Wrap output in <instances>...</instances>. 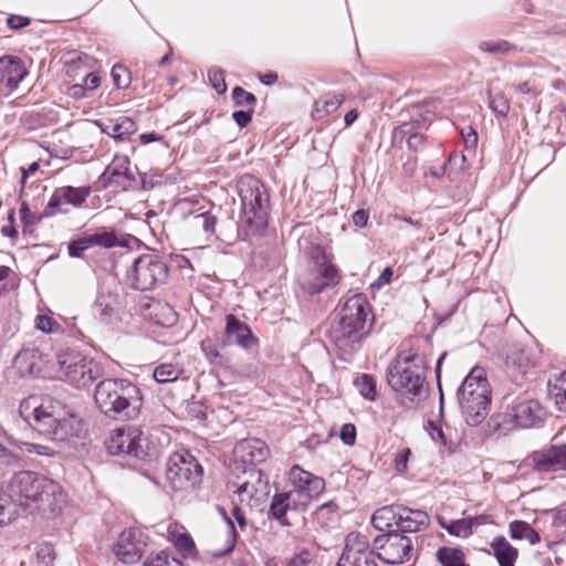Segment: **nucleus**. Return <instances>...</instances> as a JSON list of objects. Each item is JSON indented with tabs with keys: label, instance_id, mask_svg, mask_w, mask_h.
Listing matches in <instances>:
<instances>
[{
	"label": "nucleus",
	"instance_id": "nucleus-1",
	"mask_svg": "<svg viewBox=\"0 0 566 566\" xmlns=\"http://www.w3.org/2000/svg\"><path fill=\"white\" fill-rule=\"evenodd\" d=\"M20 417L46 439L61 443L80 437L81 417L69 406L52 397L29 396L19 405Z\"/></svg>",
	"mask_w": 566,
	"mask_h": 566
},
{
	"label": "nucleus",
	"instance_id": "nucleus-2",
	"mask_svg": "<svg viewBox=\"0 0 566 566\" xmlns=\"http://www.w3.org/2000/svg\"><path fill=\"white\" fill-rule=\"evenodd\" d=\"M373 324V310L365 294L356 293L342 304L327 332L340 360L352 361L369 336Z\"/></svg>",
	"mask_w": 566,
	"mask_h": 566
},
{
	"label": "nucleus",
	"instance_id": "nucleus-3",
	"mask_svg": "<svg viewBox=\"0 0 566 566\" xmlns=\"http://www.w3.org/2000/svg\"><path fill=\"white\" fill-rule=\"evenodd\" d=\"M4 490L17 504L19 512L55 516L66 502V496L55 481L32 471H20L7 483Z\"/></svg>",
	"mask_w": 566,
	"mask_h": 566
},
{
	"label": "nucleus",
	"instance_id": "nucleus-4",
	"mask_svg": "<svg viewBox=\"0 0 566 566\" xmlns=\"http://www.w3.org/2000/svg\"><path fill=\"white\" fill-rule=\"evenodd\" d=\"M94 400L105 416L120 420L136 417L143 405L139 388L123 378L99 381L95 387Z\"/></svg>",
	"mask_w": 566,
	"mask_h": 566
},
{
	"label": "nucleus",
	"instance_id": "nucleus-5",
	"mask_svg": "<svg viewBox=\"0 0 566 566\" xmlns=\"http://www.w3.org/2000/svg\"><path fill=\"white\" fill-rule=\"evenodd\" d=\"M457 397L467 424L479 426L488 416L491 391L483 367L475 366L463 379Z\"/></svg>",
	"mask_w": 566,
	"mask_h": 566
},
{
	"label": "nucleus",
	"instance_id": "nucleus-6",
	"mask_svg": "<svg viewBox=\"0 0 566 566\" xmlns=\"http://www.w3.org/2000/svg\"><path fill=\"white\" fill-rule=\"evenodd\" d=\"M237 188L242 203V222L256 234L268 226L270 196L262 181L249 174L239 178Z\"/></svg>",
	"mask_w": 566,
	"mask_h": 566
},
{
	"label": "nucleus",
	"instance_id": "nucleus-7",
	"mask_svg": "<svg viewBox=\"0 0 566 566\" xmlns=\"http://www.w3.org/2000/svg\"><path fill=\"white\" fill-rule=\"evenodd\" d=\"M270 450L266 443L256 438H247L233 448V457L235 462H240L243 467V474L247 479L238 485L235 493L248 500H251L261 489L262 472L256 465L264 462L269 457ZM243 501V499H241Z\"/></svg>",
	"mask_w": 566,
	"mask_h": 566
},
{
	"label": "nucleus",
	"instance_id": "nucleus-8",
	"mask_svg": "<svg viewBox=\"0 0 566 566\" xmlns=\"http://www.w3.org/2000/svg\"><path fill=\"white\" fill-rule=\"evenodd\" d=\"M168 275L167 261L158 254L147 253L134 260L128 279L133 289L150 291L165 284Z\"/></svg>",
	"mask_w": 566,
	"mask_h": 566
},
{
	"label": "nucleus",
	"instance_id": "nucleus-9",
	"mask_svg": "<svg viewBox=\"0 0 566 566\" xmlns=\"http://www.w3.org/2000/svg\"><path fill=\"white\" fill-rule=\"evenodd\" d=\"M57 364L66 381L77 388L91 386L103 374L99 363L76 350L60 354Z\"/></svg>",
	"mask_w": 566,
	"mask_h": 566
},
{
	"label": "nucleus",
	"instance_id": "nucleus-10",
	"mask_svg": "<svg viewBox=\"0 0 566 566\" xmlns=\"http://www.w3.org/2000/svg\"><path fill=\"white\" fill-rule=\"evenodd\" d=\"M377 559L388 565H400L410 560L413 554V543L410 537L400 534H379L371 544Z\"/></svg>",
	"mask_w": 566,
	"mask_h": 566
},
{
	"label": "nucleus",
	"instance_id": "nucleus-11",
	"mask_svg": "<svg viewBox=\"0 0 566 566\" xmlns=\"http://www.w3.org/2000/svg\"><path fill=\"white\" fill-rule=\"evenodd\" d=\"M146 438L136 427H122L112 431L106 441V449L112 455H128L145 460L148 452L145 448Z\"/></svg>",
	"mask_w": 566,
	"mask_h": 566
},
{
	"label": "nucleus",
	"instance_id": "nucleus-12",
	"mask_svg": "<svg viewBox=\"0 0 566 566\" xmlns=\"http://www.w3.org/2000/svg\"><path fill=\"white\" fill-rule=\"evenodd\" d=\"M388 386L398 395L406 396L410 403L420 399L423 394L426 376L411 367L389 364L386 370Z\"/></svg>",
	"mask_w": 566,
	"mask_h": 566
},
{
	"label": "nucleus",
	"instance_id": "nucleus-13",
	"mask_svg": "<svg viewBox=\"0 0 566 566\" xmlns=\"http://www.w3.org/2000/svg\"><path fill=\"white\" fill-rule=\"evenodd\" d=\"M203 469L190 453L174 454L167 467V478L175 489L195 488L201 482Z\"/></svg>",
	"mask_w": 566,
	"mask_h": 566
},
{
	"label": "nucleus",
	"instance_id": "nucleus-14",
	"mask_svg": "<svg viewBox=\"0 0 566 566\" xmlns=\"http://www.w3.org/2000/svg\"><path fill=\"white\" fill-rule=\"evenodd\" d=\"M545 418V411L536 400H525L516 403L511 412L497 415L491 420L495 422L494 429L502 431L501 426L513 421L520 428L539 427Z\"/></svg>",
	"mask_w": 566,
	"mask_h": 566
},
{
	"label": "nucleus",
	"instance_id": "nucleus-15",
	"mask_svg": "<svg viewBox=\"0 0 566 566\" xmlns=\"http://www.w3.org/2000/svg\"><path fill=\"white\" fill-rule=\"evenodd\" d=\"M375 551L365 535L349 533L336 566H378Z\"/></svg>",
	"mask_w": 566,
	"mask_h": 566
},
{
	"label": "nucleus",
	"instance_id": "nucleus-16",
	"mask_svg": "<svg viewBox=\"0 0 566 566\" xmlns=\"http://www.w3.org/2000/svg\"><path fill=\"white\" fill-rule=\"evenodd\" d=\"M146 545L144 532L132 527L120 533L113 551L122 563L134 564L142 558Z\"/></svg>",
	"mask_w": 566,
	"mask_h": 566
},
{
	"label": "nucleus",
	"instance_id": "nucleus-17",
	"mask_svg": "<svg viewBox=\"0 0 566 566\" xmlns=\"http://www.w3.org/2000/svg\"><path fill=\"white\" fill-rule=\"evenodd\" d=\"M91 193L90 187L63 186L56 188L46 205V216L67 213L65 206L78 208L86 201Z\"/></svg>",
	"mask_w": 566,
	"mask_h": 566
},
{
	"label": "nucleus",
	"instance_id": "nucleus-18",
	"mask_svg": "<svg viewBox=\"0 0 566 566\" xmlns=\"http://www.w3.org/2000/svg\"><path fill=\"white\" fill-rule=\"evenodd\" d=\"M134 181L135 178L130 171V161L127 156H115L98 178V184L102 188L116 185L124 190L133 187Z\"/></svg>",
	"mask_w": 566,
	"mask_h": 566
},
{
	"label": "nucleus",
	"instance_id": "nucleus-19",
	"mask_svg": "<svg viewBox=\"0 0 566 566\" xmlns=\"http://www.w3.org/2000/svg\"><path fill=\"white\" fill-rule=\"evenodd\" d=\"M224 345H238L249 350L258 345V338L253 336L249 326L242 323L235 315L226 316Z\"/></svg>",
	"mask_w": 566,
	"mask_h": 566
},
{
	"label": "nucleus",
	"instance_id": "nucleus-20",
	"mask_svg": "<svg viewBox=\"0 0 566 566\" xmlns=\"http://www.w3.org/2000/svg\"><path fill=\"white\" fill-rule=\"evenodd\" d=\"M289 479L293 489L287 493H294L293 497L298 505L307 506L312 500L311 486L318 478L300 465H294L290 470Z\"/></svg>",
	"mask_w": 566,
	"mask_h": 566
},
{
	"label": "nucleus",
	"instance_id": "nucleus-21",
	"mask_svg": "<svg viewBox=\"0 0 566 566\" xmlns=\"http://www.w3.org/2000/svg\"><path fill=\"white\" fill-rule=\"evenodd\" d=\"M46 364L45 355L38 348L21 349L13 359L20 376H38Z\"/></svg>",
	"mask_w": 566,
	"mask_h": 566
},
{
	"label": "nucleus",
	"instance_id": "nucleus-22",
	"mask_svg": "<svg viewBox=\"0 0 566 566\" xmlns=\"http://www.w3.org/2000/svg\"><path fill=\"white\" fill-rule=\"evenodd\" d=\"M28 71L18 56L6 55L0 57V84L11 91L17 90Z\"/></svg>",
	"mask_w": 566,
	"mask_h": 566
},
{
	"label": "nucleus",
	"instance_id": "nucleus-23",
	"mask_svg": "<svg viewBox=\"0 0 566 566\" xmlns=\"http://www.w3.org/2000/svg\"><path fill=\"white\" fill-rule=\"evenodd\" d=\"M525 464L537 473H549L559 470L556 444L533 451L525 459Z\"/></svg>",
	"mask_w": 566,
	"mask_h": 566
},
{
	"label": "nucleus",
	"instance_id": "nucleus-24",
	"mask_svg": "<svg viewBox=\"0 0 566 566\" xmlns=\"http://www.w3.org/2000/svg\"><path fill=\"white\" fill-rule=\"evenodd\" d=\"M398 524L395 531L405 535L406 533H418L429 526V515L421 510H412L401 505L398 514Z\"/></svg>",
	"mask_w": 566,
	"mask_h": 566
},
{
	"label": "nucleus",
	"instance_id": "nucleus-25",
	"mask_svg": "<svg viewBox=\"0 0 566 566\" xmlns=\"http://www.w3.org/2000/svg\"><path fill=\"white\" fill-rule=\"evenodd\" d=\"M294 493L281 492L275 493L270 503V507L268 511V517L270 520H275L282 526H290L291 523L286 518V514L290 510H304L306 506L298 505L295 502V497H293Z\"/></svg>",
	"mask_w": 566,
	"mask_h": 566
},
{
	"label": "nucleus",
	"instance_id": "nucleus-26",
	"mask_svg": "<svg viewBox=\"0 0 566 566\" xmlns=\"http://www.w3.org/2000/svg\"><path fill=\"white\" fill-rule=\"evenodd\" d=\"M401 505H387L376 510L371 516V525L380 534L396 533L395 528L398 524V514Z\"/></svg>",
	"mask_w": 566,
	"mask_h": 566
},
{
	"label": "nucleus",
	"instance_id": "nucleus-27",
	"mask_svg": "<svg viewBox=\"0 0 566 566\" xmlns=\"http://www.w3.org/2000/svg\"><path fill=\"white\" fill-rule=\"evenodd\" d=\"M491 547L499 566H515L518 551L504 536L494 537Z\"/></svg>",
	"mask_w": 566,
	"mask_h": 566
},
{
	"label": "nucleus",
	"instance_id": "nucleus-28",
	"mask_svg": "<svg viewBox=\"0 0 566 566\" xmlns=\"http://www.w3.org/2000/svg\"><path fill=\"white\" fill-rule=\"evenodd\" d=\"M340 282V271L333 264L321 247V293L327 287H335Z\"/></svg>",
	"mask_w": 566,
	"mask_h": 566
},
{
	"label": "nucleus",
	"instance_id": "nucleus-29",
	"mask_svg": "<svg viewBox=\"0 0 566 566\" xmlns=\"http://www.w3.org/2000/svg\"><path fill=\"white\" fill-rule=\"evenodd\" d=\"M509 533L513 541L527 539L531 545H536L541 542L539 533L522 520L512 521L509 524Z\"/></svg>",
	"mask_w": 566,
	"mask_h": 566
},
{
	"label": "nucleus",
	"instance_id": "nucleus-30",
	"mask_svg": "<svg viewBox=\"0 0 566 566\" xmlns=\"http://www.w3.org/2000/svg\"><path fill=\"white\" fill-rule=\"evenodd\" d=\"M436 558L440 566H469L460 547L441 546L436 552Z\"/></svg>",
	"mask_w": 566,
	"mask_h": 566
},
{
	"label": "nucleus",
	"instance_id": "nucleus-31",
	"mask_svg": "<svg viewBox=\"0 0 566 566\" xmlns=\"http://www.w3.org/2000/svg\"><path fill=\"white\" fill-rule=\"evenodd\" d=\"M87 237L92 247L98 245L104 249H112L115 247H125L127 244L117 237L115 230L101 229Z\"/></svg>",
	"mask_w": 566,
	"mask_h": 566
},
{
	"label": "nucleus",
	"instance_id": "nucleus-32",
	"mask_svg": "<svg viewBox=\"0 0 566 566\" xmlns=\"http://www.w3.org/2000/svg\"><path fill=\"white\" fill-rule=\"evenodd\" d=\"M115 296L112 294L99 293L94 302L93 308L95 315L103 323H109L115 311Z\"/></svg>",
	"mask_w": 566,
	"mask_h": 566
},
{
	"label": "nucleus",
	"instance_id": "nucleus-33",
	"mask_svg": "<svg viewBox=\"0 0 566 566\" xmlns=\"http://www.w3.org/2000/svg\"><path fill=\"white\" fill-rule=\"evenodd\" d=\"M438 523L442 530L452 536L468 538L472 535V531L470 530L471 524L467 521V517L451 521L439 517Z\"/></svg>",
	"mask_w": 566,
	"mask_h": 566
},
{
	"label": "nucleus",
	"instance_id": "nucleus-34",
	"mask_svg": "<svg viewBox=\"0 0 566 566\" xmlns=\"http://www.w3.org/2000/svg\"><path fill=\"white\" fill-rule=\"evenodd\" d=\"M489 107L497 119H506L510 112V102L501 91L489 90Z\"/></svg>",
	"mask_w": 566,
	"mask_h": 566
},
{
	"label": "nucleus",
	"instance_id": "nucleus-35",
	"mask_svg": "<svg viewBox=\"0 0 566 566\" xmlns=\"http://www.w3.org/2000/svg\"><path fill=\"white\" fill-rule=\"evenodd\" d=\"M355 387L359 394L369 401H375L377 398V382L374 375L361 374L354 381Z\"/></svg>",
	"mask_w": 566,
	"mask_h": 566
},
{
	"label": "nucleus",
	"instance_id": "nucleus-36",
	"mask_svg": "<svg viewBox=\"0 0 566 566\" xmlns=\"http://www.w3.org/2000/svg\"><path fill=\"white\" fill-rule=\"evenodd\" d=\"M137 130V124L130 117L122 116L114 120V128L112 132L114 133V139L116 142H122L128 138L130 135L135 134Z\"/></svg>",
	"mask_w": 566,
	"mask_h": 566
},
{
	"label": "nucleus",
	"instance_id": "nucleus-37",
	"mask_svg": "<svg viewBox=\"0 0 566 566\" xmlns=\"http://www.w3.org/2000/svg\"><path fill=\"white\" fill-rule=\"evenodd\" d=\"M19 514L20 512L17 509V504L7 495V491L3 490L2 493H0V526L9 524Z\"/></svg>",
	"mask_w": 566,
	"mask_h": 566
},
{
	"label": "nucleus",
	"instance_id": "nucleus-38",
	"mask_svg": "<svg viewBox=\"0 0 566 566\" xmlns=\"http://www.w3.org/2000/svg\"><path fill=\"white\" fill-rule=\"evenodd\" d=\"M182 369L172 364H160L154 370V379L159 384H167L177 380Z\"/></svg>",
	"mask_w": 566,
	"mask_h": 566
},
{
	"label": "nucleus",
	"instance_id": "nucleus-39",
	"mask_svg": "<svg viewBox=\"0 0 566 566\" xmlns=\"http://www.w3.org/2000/svg\"><path fill=\"white\" fill-rule=\"evenodd\" d=\"M345 101L343 92L327 91L321 93V113L324 112L326 115L335 113Z\"/></svg>",
	"mask_w": 566,
	"mask_h": 566
},
{
	"label": "nucleus",
	"instance_id": "nucleus-40",
	"mask_svg": "<svg viewBox=\"0 0 566 566\" xmlns=\"http://www.w3.org/2000/svg\"><path fill=\"white\" fill-rule=\"evenodd\" d=\"M480 50L492 53V54H503L507 55L512 52L517 51V46L506 40H500V41H483L480 44Z\"/></svg>",
	"mask_w": 566,
	"mask_h": 566
},
{
	"label": "nucleus",
	"instance_id": "nucleus-41",
	"mask_svg": "<svg viewBox=\"0 0 566 566\" xmlns=\"http://www.w3.org/2000/svg\"><path fill=\"white\" fill-rule=\"evenodd\" d=\"M434 119V113L430 109H424L420 105L412 106V117L411 122L415 124L417 128L422 129L427 128L432 120Z\"/></svg>",
	"mask_w": 566,
	"mask_h": 566
},
{
	"label": "nucleus",
	"instance_id": "nucleus-42",
	"mask_svg": "<svg viewBox=\"0 0 566 566\" xmlns=\"http://www.w3.org/2000/svg\"><path fill=\"white\" fill-rule=\"evenodd\" d=\"M427 427L432 440L440 442L441 446L446 448L450 453L455 451L457 446L451 440H448L440 426H437L433 420L429 419L427 421Z\"/></svg>",
	"mask_w": 566,
	"mask_h": 566
},
{
	"label": "nucleus",
	"instance_id": "nucleus-43",
	"mask_svg": "<svg viewBox=\"0 0 566 566\" xmlns=\"http://www.w3.org/2000/svg\"><path fill=\"white\" fill-rule=\"evenodd\" d=\"M218 510H219L220 514L223 516V518L228 525V528H229L227 547L224 548V551L214 554L216 556L221 557V556L229 554L230 552L233 551L235 543H237V538H238V532L235 530L233 520L227 515L226 510L221 506H218Z\"/></svg>",
	"mask_w": 566,
	"mask_h": 566
},
{
	"label": "nucleus",
	"instance_id": "nucleus-44",
	"mask_svg": "<svg viewBox=\"0 0 566 566\" xmlns=\"http://www.w3.org/2000/svg\"><path fill=\"white\" fill-rule=\"evenodd\" d=\"M20 218L24 226H34L40 223L43 219L50 218L51 216H46V207L41 213H34L30 210L27 201L21 202L20 207Z\"/></svg>",
	"mask_w": 566,
	"mask_h": 566
},
{
	"label": "nucleus",
	"instance_id": "nucleus-45",
	"mask_svg": "<svg viewBox=\"0 0 566 566\" xmlns=\"http://www.w3.org/2000/svg\"><path fill=\"white\" fill-rule=\"evenodd\" d=\"M174 545L185 556L193 555L196 552V545L188 533H178L174 535Z\"/></svg>",
	"mask_w": 566,
	"mask_h": 566
},
{
	"label": "nucleus",
	"instance_id": "nucleus-46",
	"mask_svg": "<svg viewBox=\"0 0 566 566\" xmlns=\"http://www.w3.org/2000/svg\"><path fill=\"white\" fill-rule=\"evenodd\" d=\"M111 76L116 88L122 90L129 85L130 73L127 67L122 64H115L112 67Z\"/></svg>",
	"mask_w": 566,
	"mask_h": 566
},
{
	"label": "nucleus",
	"instance_id": "nucleus-47",
	"mask_svg": "<svg viewBox=\"0 0 566 566\" xmlns=\"http://www.w3.org/2000/svg\"><path fill=\"white\" fill-rule=\"evenodd\" d=\"M208 80L218 94H224L227 92L224 71L222 69L211 67L208 71Z\"/></svg>",
	"mask_w": 566,
	"mask_h": 566
},
{
	"label": "nucleus",
	"instance_id": "nucleus-48",
	"mask_svg": "<svg viewBox=\"0 0 566 566\" xmlns=\"http://www.w3.org/2000/svg\"><path fill=\"white\" fill-rule=\"evenodd\" d=\"M298 248L304 255L314 263V266L318 264V245L314 244L308 237L302 235L298 239Z\"/></svg>",
	"mask_w": 566,
	"mask_h": 566
},
{
	"label": "nucleus",
	"instance_id": "nucleus-49",
	"mask_svg": "<svg viewBox=\"0 0 566 566\" xmlns=\"http://www.w3.org/2000/svg\"><path fill=\"white\" fill-rule=\"evenodd\" d=\"M232 99L238 106H253L256 104L255 95L245 91L241 86H235L232 90Z\"/></svg>",
	"mask_w": 566,
	"mask_h": 566
},
{
	"label": "nucleus",
	"instance_id": "nucleus-50",
	"mask_svg": "<svg viewBox=\"0 0 566 566\" xmlns=\"http://www.w3.org/2000/svg\"><path fill=\"white\" fill-rule=\"evenodd\" d=\"M92 248L88 237L72 240L67 245L69 255L71 258H82L83 253Z\"/></svg>",
	"mask_w": 566,
	"mask_h": 566
},
{
	"label": "nucleus",
	"instance_id": "nucleus-51",
	"mask_svg": "<svg viewBox=\"0 0 566 566\" xmlns=\"http://www.w3.org/2000/svg\"><path fill=\"white\" fill-rule=\"evenodd\" d=\"M35 327L38 331L44 334H52L61 328V325L55 322L51 316L45 314H39L35 317Z\"/></svg>",
	"mask_w": 566,
	"mask_h": 566
},
{
	"label": "nucleus",
	"instance_id": "nucleus-52",
	"mask_svg": "<svg viewBox=\"0 0 566 566\" xmlns=\"http://www.w3.org/2000/svg\"><path fill=\"white\" fill-rule=\"evenodd\" d=\"M193 220L196 226L202 228L206 233H214L217 219L210 212L199 213L195 216Z\"/></svg>",
	"mask_w": 566,
	"mask_h": 566
},
{
	"label": "nucleus",
	"instance_id": "nucleus-53",
	"mask_svg": "<svg viewBox=\"0 0 566 566\" xmlns=\"http://www.w3.org/2000/svg\"><path fill=\"white\" fill-rule=\"evenodd\" d=\"M358 116H359V113L356 108L349 109L344 116V126L343 127H340V125L338 123V117H335L333 120H326V122L321 120V132L324 129L325 124L327 125L331 123H336L337 124L336 130L340 132L343 128L352 126L357 120Z\"/></svg>",
	"mask_w": 566,
	"mask_h": 566
},
{
	"label": "nucleus",
	"instance_id": "nucleus-54",
	"mask_svg": "<svg viewBox=\"0 0 566 566\" xmlns=\"http://www.w3.org/2000/svg\"><path fill=\"white\" fill-rule=\"evenodd\" d=\"M357 431L355 424L344 423L339 431V439L345 446L352 447L356 442Z\"/></svg>",
	"mask_w": 566,
	"mask_h": 566
},
{
	"label": "nucleus",
	"instance_id": "nucleus-55",
	"mask_svg": "<svg viewBox=\"0 0 566 566\" xmlns=\"http://www.w3.org/2000/svg\"><path fill=\"white\" fill-rule=\"evenodd\" d=\"M418 133L419 128H417L415 124L411 120H409L402 123L401 125L395 128L392 138L394 140H402L405 137L408 138L409 136Z\"/></svg>",
	"mask_w": 566,
	"mask_h": 566
},
{
	"label": "nucleus",
	"instance_id": "nucleus-56",
	"mask_svg": "<svg viewBox=\"0 0 566 566\" xmlns=\"http://www.w3.org/2000/svg\"><path fill=\"white\" fill-rule=\"evenodd\" d=\"M160 312H161L163 318L157 319V323L159 325L169 327V326H172L177 322V319H178L177 312L169 304L161 305Z\"/></svg>",
	"mask_w": 566,
	"mask_h": 566
},
{
	"label": "nucleus",
	"instance_id": "nucleus-57",
	"mask_svg": "<svg viewBox=\"0 0 566 566\" xmlns=\"http://www.w3.org/2000/svg\"><path fill=\"white\" fill-rule=\"evenodd\" d=\"M411 457V451L408 448L399 451L395 458V469L399 473H405L408 469V462Z\"/></svg>",
	"mask_w": 566,
	"mask_h": 566
},
{
	"label": "nucleus",
	"instance_id": "nucleus-58",
	"mask_svg": "<svg viewBox=\"0 0 566 566\" xmlns=\"http://www.w3.org/2000/svg\"><path fill=\"white\" fill-rule=\"evenodd\" d=\"M253 116V109H240L232 113V118L240 128L247 127Z\"/></svg>",
	"mask_w": 566,
	"mask_h": 566
},
{
	"label": "nucleus",
	"instance_id": "nucleus-59",
	"mask_svg": "<svg viewBox=\"0 0 566 566\" xmlns=\"http://www.w3.org/2000/svg\"><path fill=\"white\" fill-rule=\"evenodd\" d=\"M465 163V156L459 153H451L448 157L447 167L451 171L459 172L462 170Z\"/></svg>",
	"mask_w": 566,
	"mask_h": 566
},
{
	"label": "nucleus",
	"instance_id": "nucleus-60",
	"mask_svg": "<svg viewBox=\"0 0 566 566\" xmlns=\"http://www.w3.org/2000/svg\"><path fill=\"white\" fill-rule=\"evenodd\" d=\"M422 363L421 357L417 353H400L390 364H399L400 367H409V364Z\"/></svg>",
	"mask_w": 566,
	"mask_h": 566
},
{
	"label": "nucleus",
	"instance_id": "nucleus-61",
	"mask_svg": "<svg viewBox=\"0 0 566 566\" xmlns=\"http://www.w3.org/2000/svg\"><path fill=\"white\" fill-rule=\"evenodd\" d=\"M30 23L31 19L23 15L11 14L7 18V24L11 30H20Z\"/></svg>",
	"mask_w": 566,
	"mask_h": 566
},
{
	"label": "nucleus",
	"instance_id": "nucleus-62",
	"mask_svg": "<svg viewBox=\"0 0 566 566\" xmlns=\"http://www.w3.org/2000/svg\"><path fill=\"white\" fill-rule=\"evenodd\" d=\"M286 566H315L312 555L307 551H302L297 556L292 558Z\"/></svg>",
	"mask_w": 566,
	"mask_h": 566
},
{
	"label": "nucleus",
	"instance_id": "nucleus-63",
	"mask_svg": "<svg viewBox=\"0 0 566 566\" xmlns=\"http://www.w3.org/2000/svg\"><path fill=\"white\" fill-rule=\"evenodd\" d=\"M546 514H551L553 517L552 525L555 528H559L566 525V510L552 509L545 511Z\"/></svg>",
	"mask_w": 566,
	"mask_h": 566
},
{
	"label": "nucleus",
	"instance_id": "nucleus-64",
	"mask_svg": "<svg viewBox=\"0 0 566 566\" xmlns=\"http://www.w3.org/2000/svg\"><path fill=\"white\" fill-rule=\"evenodd\" d=\"M426 135L422 133L413 134L407 138V145L410 150L419 151L424 147Z\"/></svg>",
	"mask_w": 566,
	"mask_h": 566
}]
</instances>
